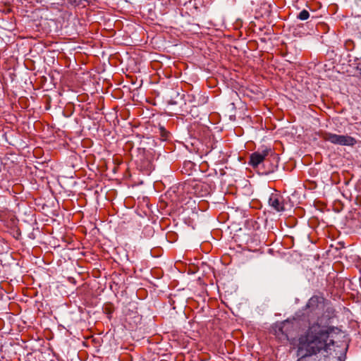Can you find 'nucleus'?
Returning a JSON list of instances; mask_svg holds the SVG:
<instances>
[{
    "label": "nucleus",
    "mask_w": 361,
    "mask_h": 361,
    "mask_svg": "<svg viewBox=\"0 0 361 361\" xmlns=\"http://www.w3.org/2000/svg\"><path fill=\"white\" fill-rule=\"evenodd\" d=\"M323 138L332 144L342 146L353 147L357 143V140L351 136L337 135L329 132L324 133Z\"/></svg>",
    "instance_id": "20e7f679"
},
{
    "label": "nucleus",
    "mask_w": 361,
    "mask_h": 361,
    "mask_svg": "<svg viewBox=\"0 0 361 361\" xmlns=\"http://www.w3.org/2000/svg\"><path fill=\"white\" fill-rule=\"evenodd\" d=\"M202 100H203L202 103H205L207 102V98L203 97Z\"/></svg>",
    "instance_id": "1a4fd4ad"
},
{
    "label": "nucleus",
    "mask_w": 361,
    "mask_h": 361,
    "mask_svg": "<svg viewBox=\"0 0 361 361\" xmlns=\"http://www.w3.org/2000/svg\"><path fill=\"white\" fill-rule=\"evenodd\" d=\"M158 130L161 140L165 141L169 139L171 133L164 126H159Z\"/></svg>",
    "instance_id": "0eeeda50"
},
{
    "label": "nucleus",
    "mask_w": 361,
    "mask_h": 361,
    "mask_svg": "<svg viewBox=\"0 0 361 361\" xmlns=\"http://www.w3.org/2000/svg\"><path fill=\"white\" fill-rule=\"evenodd\" d=\"M204 187V183L196 182L195 180L188 181L184 185V189L188 193L192 194L198 197H203L206 195V191H203Z\"/></svg>",
    "instance_id": "39448f33"
},
{
    "label": "nucleus",
    "mask_w": 361,
    "mask_h": 361,
    "mask_svg": "<svg viewBox=\"0 0 361 361\" xmlns=\"http://www.w3.org/2000/svg\"><path fill=\"white\" fill-rule=\"evenodd\" d=\"M279 157L278 154H275L271 148L266 147L262 152H255L250 157L249 164L253 168H257L258 166L265 162H270V166L267 170L263 172L265 174H269L274 172L278 168Z\"/></svg>",
    "instance_id": "7ed1b4c3"
},
{
    "label": "nucleus",
    "mask_w": 361,
    "mask_h": 361,
    "mask_svg": "<svg viewBox=\"0 0 361 361\" xmlns=\"http://www.w3.org/2000/svg\"><path fill=\"white\" fill-rule=\"evenodd\" d=\"M338 328L315 321L310 323L298 339V353L302 357L321 355L324 357L331 354L335 345L332 334Z\"/></svg>",
    "instance_id": "f257e3e1"
},
{
    "label": "nucleus",
    "mask_w": 361,
    "mask_h": 361,
    "mask_svg": "<svg viewBox=\"0 0 361 361\" xmlns=\"http://www.w3.org/2000/svg\"><path fill=\"white\" fill-rule=\"evenodd\" d=\"M269 204L277 212H282L284 210L283 198L279 195L271 194L269 198Z\"/></svg>",
    "instance_id": "423d86ee"
},
{
    "label": "nucleus",
    "mask_w": 361,
    "mask_h": 361,
    "mask_svg": "<svg viewBox=\"0 0 361 361\" xmlns=\"http://www.w3.org/2000/svg\"><path fill=\"white\" fill-rule=\"evenodd\" d=\"M305 310L307 314H312L317 317V321L322 322V317L327 313L329 319L334 316V310L329 306V303L322 295H313L306 304Z\"/></svg>",
    "instance_id": "f03ea898"
},
{
    "label": "nucleus",
    "mask_w": 361,
    "mask_h": 361,
    "mask_svg": "<svg viewBox=\"0 0 361 361\" xmlns=\"http://www.w3.org/2000/svg\"><path fill=\"white\" fill-rule=\"evenodd\" d=\"M298 361H302V358L299 359Z\"/></svg>",
    "instance_id": "9d476101"
},
{
    "label": "nucleus",
    "mask_w": 361,
    "mask_h": 361,
    "mask_svg": "<svg viewBox=\"0 0 361 361\" xmlns=\"http://www.w3.org/2000/svg\"><path fill=\"white\" fill-rule=\"evenodd\" d=\"M310 17V13L307 10H302V11H300L299 13V14L298 15V18L301 20H305L307 19H308Z\"/></svg>",
    "instance_id": "6e6552de"
}]
</instances>
